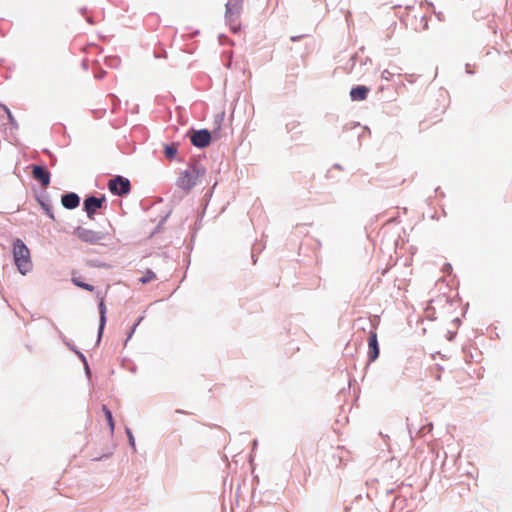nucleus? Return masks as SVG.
I'll use <instances>...</instances> for the list:
<instances>
[{"instance_id":"1a4fd4ad","label":"nucleus","mask_w":512,"mask_h":512,"mask_svg":"<svg viewBox=\"0 0 512 512\" xmlns=\"http://www.w3.org/2000/svg\"><path fill=\"white\" fill-rule=\"evenodd\" d=\"M61 203L67 209H75L79 206L80 198L76 193H67L62 196Z\"/></svg>"},{"instance_id":"412c9836","label":"nucleus","mask_w":512,"mask_h":512,"mask_svg":"<svg viewBox=\"0 0 512 512\" xmlns=\"http://www.w3.org/2000/svg\"><path fill=\"white\" fill-rule=\"evenodd\" d=\"M231 30L233 31V33H237L240 30V24L239 23L232 24Z\"/></svg>"},{"instance_id":"6e6552de","label":"nucleus","mask_w":512,"mask_h":512,"mask_svg":"<svg viewBox=\"0 0 512 512\" xmlns=\"http://www.w3.org/2000/svg\"><path fill=\"white\" fill-rule=\"evenodd\" d=\"M33 178L39 181L42 186L47 187L50 183V173L42 166L34 165L32 168Z\"/></svg>"},{"instance_id":"f03ea898","label":"nucleus","mask_w":512,"mask_h":512,"mask_svg":"<svg viewBox=\"0 0 512 512\" xmlns=\"http://www.w3.org/2000/svg\"><path fill=\"white\" fill-rule=\"evenodd\" d=\"M205 169L198 165L190 166L187 170L183 171L178 178L177 185L182 190L189 192L204 176Z\"/></svg>"},{"instance_id":"a211bd4d","label":"nucleus","mask_w":512,"mask_h":512,"mask_svg":"<svg viewBox=\"0 0 512 512\" xmlns=\"http://www.w3.org/2000/svg\"><path fill=\"white\" fill-rule=\"evenodd\" d=\"M5 112H6L7 116H8L10 124L16 125V121H15L11 111L7 107H5Z\"/></svg>"},{"instance_id":"aec40b11","label":"nucleus","mask_w":512,"mask_h":512,"mask_svg":"<svg viewBox=\"0 0 512 512\" xmlns=\"http://www.w3.org/2000/svg\"><path fill=\"white\" fill-rule=\"evenodd\" d=\"M127 434H128L130 445L132 447H135V439H134V436H133V434L131 433V431L129 429H127Z\"/></svg>"},{"instance_id":"7ed1b4c3","label":"nucleus","mask_w":512,"mask_h":512,"mask_svg":"<svg viewBox=\"0 0 512 512\" xmlns=\"http://www.w3.org/2000/svg\"><path fill=\"white\" fill-rule=\"evenodd\" d=\"M73 233L82 242L88 243L90 245H104L105 241L110 238L108 233L95 231L82 226L75 228Z\"/></svg>"},{"instance_id":"4468645a","label":"nucleus","mask_w":512,"mask_h":512,"mask_svg":"<svg viewBox=\"0 0 512 512\" xmlns=\"http://www.w3.org/2000/svg\"><path fill=\"white\" fill-rule=\"evenodd\" d=\"M166 158L173 159L177 154V146L175 144L167 145L164 149Z\"/></svg>"},{"instance_id":"39448f33","label":"nucleus","mask_w":512,"mask_h":512,"mask_svg":"<svg viewBox=\"0 0 512 512\" xmlns=\"http://www.w3.org/2000/svg\"><path fill=\"white\" fill-rule=\"evenodd\" d=\"M105 200V197L96 198L94 196L88 197L84 200V209L90 220L94 219V215L97 209L102 207V204L105 202Z\"/></svg>"},{"instance_id":"f8f14e48","label":"nucleus","mask_w":512,"mask_h":512,"mask_svg":"<svg viewBox=\"0 0 512 512\" xmlns=\"http://www.w3.org/2000/svg\"><path fill=\"white\" fill-rule=\"evenodd\" d=\"M241 0H229L226 4L227 12L229 13V17H231L234 13L238 14L240 10Z\"/></svg>"},{"instance_id":"20e7f679","label":"nucleus","mask_w":512,"mask_h":512,"mask_svg":"<svg viewBox=\"0 0 512 512\" xmlns=\"http://www.w3.org/2000/svg\"><path fill=\"white\" fill-rule=\"evenodd\" d=\"M108 189L114 195H127L131 190L130 181L122 176H116L109 180Z\"/></svg>"},{"instance_id":"f257e3e1","label":"nucleus","mask_w":512,"mask_h":512,"mask_svg":"<svg viewBox=\"0 0 512 512\" xmlns=\"http://www.w3.org/2000/svg\"><path fill=\"white\" fill-rule=\"evenodd\" d=\"M13 257L18 271L25 275L32 269L30 251L21 239H16L13 245Z\"/></svg>"},{"instance_id":"ddd939ff","label":"nucleus","mask_w":512,"mask_h":512,"mask_svg":"<svg viewBox=\"0 0 512 512\" xmlns=\"http://www.w3.org/2000/svg\"><path fill=\"white\" fill-rule=\"evenodd\" d=\"M102 410L104 412L105 418H106V420L108 422V425L110 427V431H111V433H113V431H114V420H113L112 413H111V411L105 405L102 407Z\"/></svg>"},{"instance_id":"9d476101","label":"nucleus","mask_w":512,"mask_h":512,"mask_svg":"<svg viewBox=\"0 0 512 512\" xmlns=\"http://www.w3.org/2000/svg\"><path fill=\"white\" fill-rule=\"evenodd\" d=\"M369 88L363 85L353 87L350 91V97L353 101H362L367 98Z\"/></svg>"},{"instance_id":"423d86ee","label":"nucleus","mask_w":512,"mask_h":512,"mask_svg":"<svg viewBox=\"0 0 512 512\" xmlns=\"http://www.w3.org/2000/svg\"><path fill=\"white\" fill-rule=\"evenodd\" d=\"M190 140L194 146L204 148L210 144L211 135L208 130H199L191 135Z\"/></svg>"},{"instance_id":"6ab92c4d","label":"nucleus","mask_w":512,"mask_h":512,"mask_svg":"<svg viewBox=\"0 0 512 512\" xmlns=\"http://www.w3.org/2000/svg\"><path fill=\"white\" fill-rule=\"evenodd\" d=\"M441 373H442V369L439 365H436L435 366V378L436 380H441Z\"/></svg>"},{"instance_id":"dca6fc26","label":"nucleus","mask_w":512,"mask_h":512,"mask_svg":"<svg viewBox=\"0 0 512 512\" xmlns=\"http://www.w3.org/2000/svg\"><path fill=\"white\" fill-rule=\"evenodd\" d=\"M72 281H73V283L76 286H78V287H80L82 289H85V290L90 291V292H92L94 290V287L92 285L84 283V282L80 281L77 278H73Z\"/></svg>"},{"instance_id":"2eb2a0df","label":"nucleus","mask_w":512,"mask_h":512,"mask_svg":"<svg viewBox=\"0 0 512 512\" xmlns=\"http://www.w3.org/2000/svg\"><path fill=\"white\" fill-rule=\"evenodd\" d=\"M156 278V275L153 271L151 270H147L144 275L139 278V281L142 283V284H146V283H149L151 281H153L154 279Z\"/></svg>"},{"instance_id":"f3484780","label":"nucleus","mask_w":512,"mask_h":512,"mask_svg":"<svg viewBox=\"0 0 512 512\" xmlns=\"http://www.w3.org/2000/svg\"><path fill=\"white\" fill-rule=\"evenodd\" d=\"M41 206L44 208V210L46 211L47 215L51 218V219H55L54 217V214L50 208V206L48 204H45L44 202H41Z\"/></svg>"},{"instance_id":"0eeeda50","label":"nucleus","mask_w":512,"mask_h":512,"mask_svg":"<svg viewBox=\"0 0 512 512\" xmlns=\"http://www.w3.org/2000/svg\"><path fill=\"white\" fill-rule=\"evenodd\" d=\"M368 356L369 361L373 362L375 361L379 356V346H378V340H377V333L376 330H371L368 338Z\"/></svg>"},{"instance_id":"9b49d317","label":"nucleus","mask_w":512,"mask_h":512,"mask_svg":"<svg viewBox=\"0 0 512 512\" xmlns=\"http://www.w3.org/2000/svg\"><path fill=\"white\" fill-rule=\"evenodd\" d=\"M100 323H99V338H101L105 324H106V306L104 301L101 300L99 303Z\"/></svg>"}]
</instances>
